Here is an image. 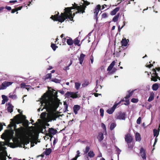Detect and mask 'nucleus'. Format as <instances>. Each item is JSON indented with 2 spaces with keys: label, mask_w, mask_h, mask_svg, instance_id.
Instances as JSON below:
<instances>
[{
  "label": "nucleus",
  "mask_w": 160,
  "mask_h": 160,
  "mask_svg": "<svg viewBox=\"0 0 160 160\" xmlns=\"http://www.w3.org/2000/svg\"><path fill=\"white\" fill-rule=\"evenodd\" d=\"M12 135L11 132L9 130H7L2 134L1 138L2 139L6 140V139L8 138L9 137H11Z\"/></svg>",
  "instance_id": "8"
},
{
  "label": "nucleus",
  "mask_w": 160,
  "mask_h": 160,
  "mask_svg": "<svg viewBox=\"0 0 160 160\" xmlns=\"http://www.w3.org/2000/svg\"><path fill=\"white\" fill-rule=\"evenodd\" d=\"M51 47L54 51H55L56 49L58 48V47L54 44H52L51 45Z\"/></svg>",
  "instance_id": "41"
},
{
  "label": "nucleus",
  "mask_w": 160,
  "mask_h": 160,
  "mask_svg": "<svg viewBox=\"0 0 160 160\" xmlns=\"http://www.w3.org/2000/svg\"><path fill=\"white\" fill-rule=\"evenodd\" d=\"M22 7L21 6L20 7H18V8H16V9L17 10V11L18 10H19L21 9L22 8Z\"/></svg>",
  "instance_id": "55"
},
{
  "label": "nucleus",
  "mask_w": 160,
  "mask_h": 160,
  "mask_svg": "<svg viewBox=\"0 0 160 160\" xmlns=\"http://www.w3.org/2000/svg\"><path fill=\"white\" fill-rule=\"evenodd\" d=\"M77 154L76 155L75 158H74L71 159L70 160H77V159L78 158V157H79L80 156H81V154H80L81 153L80 152L79 150H78L77 151Z\"/></svg>",
  "instance_id": "22"
},
{
  "label": "nucleus",
  "mask_w": 160,
  "mask_h": 160,
  "mask_svg": "<svg viewBox=\"0 0 160 160\" xmlns=\"http://www.w3.org/2000/svg\"><path fill=\"white\" fill-rule=\"evenodd\" d=\"M52 152V149L50 148L46 149L43 153L45 154L46 155H49Z\"/></svg>",
  "instance_id": "20"
},
{
  "label": "nucleus",
  "mask_w": 160,
  "mask_h": 160,
  "mask_svg": "<svg viewBox=\"0 0 160 160\" xmlns=\"http://www.w3.org/2000/svg\"><path fill=\"white\" fill-rule=\"evenodd\" d=\"M125 98V102L126 103H124V104L125 105H128L129 104V102L128 99L126 98V97Z\"/></svg>",
  "instance_id": "48"
},
{
  "label": "nucleus",
  "mask_w": 160,
  "mask_h": 160,
  "mask_svg": "<svg viewBox=\"0 0 160 160\" xmlns=\"http://www.w3.org/2000/svg\"><path fill=\"white\" fill-rule=\"evenodd\" d=\"M128 145V148L132 149L133 147L134 142L133 141H126Z\"/></svg>",
  "instance_id": "16"
},
{
  "label": "nucleus",
  "mask_w": 160,
  "mask_h": 160,
  "mask_svg": "<svg viewBox=\"0 0 160 160\" xmlns=\"http://www.w3.org/2000/svg\"><path fill=\"white\" fill-rule=\"evenodd\" d=\"M44 154H45L43 153V154H42L41 155L38 156H37V157L38 158V157H43L44 156Z\"/></svg>",
  "instance_id": "61"
},
{
  "label": "nucleus",
  "mask_w": 160,
  "mask_h": 160,
  "mask_svg": "<svg viewBox=\"0 0 160 160\" xmlns=\"http://www.w3.org/2000/svg\"><path fill=\"white\" fill-rule=\"evenodd\" d=\"M88 157L90 158H92L95 156V154L92 151H90L88 153Z\"/></svg>",
  "instance_id": "28"
},
{
  "label": "nucleus",
  "mask_w": 160,
  "mask_h": 160,
  "mask_svg": "<svg viewBox=\"0 0 160 160\" xmlns=\"http://www.w3.org/2000/svg\"><path fill=\"white\" fill-rule=\"evenodd\" d=\"M102 18H106L107 17V15L106 13H103L102 15Z\"/></svg>",
  "instance_id": "52"
},
{
  "label": "nucleus",
  "mask_w": 160,
  "mask_h": 160,
  "mask_svg": "<svg viewBox=\"0 0 160 160\" xmlns=\"http://www.w3.org/2000/svg\"><path fill=\"white\" fill-rule=\"evenodd\" d=\"M115 61H112L110 64V65L108 67L107 71H108V73L109 74H112L115 71H111V70L113 68L115 65Z\"/></svg>",
  "instance_id": "10"
},
{
  "label": "nucleus",
  "mask_w": 160,
  "mask_h": 160,
  "mask_svg": "<svg viewBox=\"0 0 160 160\" xmlns=\"http://www.w3.org/2000/svg\"><path fill=\"white\" fill-rule=\"evenodd\" d=\"M2 97L3 99V100H6V101H8V99L7 97L5 95H3L2 96Z\"/></svg>",
  "instance_id": "49"
},
{
  "label": "nucleus",
  "mask_w": 160,
  "mask_h": 160,
  "mask_svg": "<svg viewBox=\"0 0 160 160\" xmlns=\"http://www.w3.org/2000/svg\"><path fill=\"white\" fill-rule=\"evenodd\" d=\"M59 92L62 94H63L64 93V91L63 90L60 91Z\"/></svg>",
  "instance_id": "63"
},
{
  "label": "nucleus",
  "mask_w": 160,
  "mask_h": 160,
  "mask_svg": "<svg viewBox=\"0 0 160 160\" xmlns=\"http://www.w3.org/2000/svg\"><path fill=\"white\" fill-rule=\"evenodd\" d=\"M7 101H6V100H3L2 101V104H4L6 102H7Z\"/></svg>",
  "instance_id": "59"
},
{
  "label": "nucleus",
  "mask_w": 160,
  "mask_h": 160,
  "mask_svg": "<svg viewBox=\"0 0 160 160\" xmlns=\"http://www.w3.org/2000/svg\"><path fill=\"white\" fill-rule=\"evenodd\" d=\"M6 158L4 154L1 153L0 154V160H6Z\"/></svg>",
  "instance_id": "30"
},
{
  "label": "nucleus",
  "mask_w": 160,
  "mask_h": 160,
  "mask_svg": "<svg viewBox=\"0 0 160 160\" xmlns=\"http://www.w3.org/2000/svg\"><path fill=\"white\" fill-rule=\"evenodd\" d=\"M9 98L13 99H15L17 98V96L15 94H10L9 96Z\"/></svg>",
  "instance_id": "39"
},
{
  "label": "nucleus",
  "mask_w": 160,
  "mask_h": 160,
  "mask_svg": "<svg viewBox=\"0 0 160 160\" xmlns=\"http://www.w3.org/2000/svg\"><path fill=\"white\" fill-rule=\"evenodd\" d=\"M80 108V106L78 105H75L73 108V111L75 114L78 113V111H79Z\"/></svg>",
  "instance_id": "17"
},
{
  "label": "nucleus",
  "mask_w": 160,
  "mask_h": 160,
  "mask_svg": "<svg viewBox=\"0 0 160 160\" xmlns=\"http://www.w3.org/2000/svg\"><path fill=\"white\" fill-rule=\"evenodd\" d=\"M49 132L52 134H54L55 133V131L53 129L51 128L49 130Z\"/></svg>",
  "instance_id": "46"
},
{
  "label": "nucleus",
  "mask_w": 160,
  "mask_h": 160,
  "mask_svg": "<svg viewBox=\"0 0 160 160\" xmlns=\"http://www.w3.org/2000/svg\"><path fill=\"white\" fill-rule=\"evenodd\" d=\"M85 56V55L82 53L80 55V57L79 58L78 60L79 61V63L81 64H82Z\"/></svg>",
  "instance_id": "18"
},
{
  "label": "nucleus",
  "mask_w": 160,
  "mask_h": 160,
  "mask_svg": "<svg viewBox=\"0 0 160 160\" xmlns=\"http://www.w3.org/2000/svg\"><path fill=\"white\" fill-rule=\"evenodd\" d=\"M21 88H25L26 89H27L28 90L30 88V87H31L29 85H25V83H22L21 84Z\"/></svg>",
  "instance_id": "21"
},
{
  "label": "nucleus",
  "mask_w": 160,
  "mask_h": 160,
  "mask_svg": "<svg viewBox=\"0 0 160 160\" xmlns=\"http://www.w3.org/2000/svg\"><path fill=\"white\" fill-rule=\"evenodd\" d=\"M18 112L20 113L16 116L13 119H11V122L8 125V127H13L15 131L16 135L18 138L22 140L23 138L26 140H36L38 136L36 133L32 131H27L26 128L22 126L17 129L16 124L22 123L23 125L25 127L28 126V121L26 119V117L22 114L21 110L19 109Z\"/></svg>",
  "instance_id": "1"
},
{
  "label": "nucleus",
  "mask_w": 160,
  "mask_h": 160,
  "mask_svg": "<svg viewBox=\"0 0 160 160\" xmlns=\"http://www.w3.org/2000/svg\"><path fill=\"white\" fill-rule=\"evenodd\" d=\"M136 140H140L141 137L140 134L138 133H136L135 135Z\"/></svg>",
  "instance_id": "34"
},
{
  "label": "nucleus",
  "mask_w": 160,
  "mask_h": 160,
  "mask_svg": "<svg viewBox=\"0 0 160 160\" xmlns=\"http://www.w3.org/2000/svg\"><path fill=\"white\" fill-rule=\"evenodd\" d=\"M52 74L51 73H48L46 75V78L48 79V78L51 79L52 78Z\"/></svg>",
  "instance_id": "44"
},
{
  "label": "nucleus",
  "mask_w": 160,
  "mask_h": 160,
  "mask_svg": "<svg viewBox=\"0 0 160 160\" xmlns=\"http://www.w3.org/2000/svg\"><path fill=\"white\" fill-rule=\"evenodd\" d=\"M154 93H151L150 94V96L148 99V101L149 102L152 101L154 99Z\"/></svg>",
  "instance_id": "25"
},
{
  "label": "nucleus",
  "mask_w": 160,
  "mask_h": 160,
  "mask_svg": "<svg viewBox=\"0 0 160 160\" xmlns=\"http://www.w3.org/2000/svg\"><path fill=\"white\" fill-rule=\"evenodd\" d=\"M54 102L51 101L48 102V100L49 98L46 97L44 99V102L45 103V109L48 112V113L43 112L41 115V118L44 122H49L52 120H55L56 118L59 117V115L56 112L55 109L58 107L59 104V100L54 97Z\"/></svg>",
  "instance_id": "2"
},
{
  "label": "nucleus",
  "mask_w": 160,
  "mask_h": 160,
  "mask_svg": "<svg viewBox=\"0 0 160 160\" xmlns=\"http://www.w3.org/2000/svg\"><path fill=\"white\" fill-rule=\"evenodd\" d=\"M13 107L11 105H9L8 107L7 110L8 112L11 113L13 111Z\"/></svg>",
  "instance_id": "31"
},
{
  "label": "nucleus",
  "mask_w": 160,
  "mask_h": 160,
  "mask_svg": "<svg viewBox=\"0 0 160 160\" xmlns=\"http://www.w3.org/2000/svg\"><path fill=\"white\" fill-rule=\"evenodd\" d=\"M57 94L58 92L56 91H55V90H53L52 92H51L50 93H45L44 95L42 97L41 101H40L42 106H43V107L42 108L41 107L39 108L38 109V111H40L41 110H42L43 109L45 108V103H46L44 102V101L43 100L44 98H45L47 97H48L49 98V99L47 100L48 102H51V101L54 102V96L55 97H56V98H58V96L57 95Z\"/></svg>",
  "instance_id": "5"
},
{
  "label": "nucleus",
  "mask_w": 160,
  "mask_h": 160,
  "mask_svg": "<svg viewBox=\"0 0 160 160\" xmlns=\"http://www.w3.org/2000/svg\"><path fill=\"white\" fill-rule=\"evenodd\" d=\"M121 102L114 104L113 107L107 110V112L109 114H112L114 111L117 106Z\"/></svg>",
  "instance_id": "11"
},
{
  "label": "nucleus",
  "mask_w": 160,
  "mask_h": 160,
  "mask_svg": "<svg viewBox=\"0 0 160 160\" xmlns=\"http://www.w3.org/2000/svg\"><path fill=\"white\" fill-rule=\"evenodd\" d=\"M141 118L139 117L138 118L137 121V123L138 124H140L141 123Z\"/></svg>",
  "instance_id": "50"
},
{
  "label": "nucleus",
  "mask_w": 160,
  "mask_h": 160,
  "mask_svg": "<svg viewBox=\"0 0 160 160\" xmlns=\"http://www.w3.org/2000/svg\"><path fill=\"white\" fill-rule=\"evenodd\" d=\"M67 42L68 45H72L73 43V41L71 38H69L67 40Z\"/></svg>",
  "instance_id": "24"
},
{
  "label": "nucleus",
  "mask_w": 160,
  "mask_h": 160,
  "mask_svg": "<svg viewBox=\"0 0 160 160\" xmlns=\"http://www.w3.org/2000/svg\"><path fill=\"white\" fill-rule=\"evenodd\" d=\"M132 136L129 134L126 135L125 137V140H132Z\"/></svg>",
  "instance_id": "26"
},
{
  "label": "nucleus",
  "mask_w": 160,
  "mask_h": 160,
  "mask_svg": "<svg viewBox=\"0 0 160 160\" xmlns=\"http://www.w3.org/2000/svg\"><path fill=\"white\" fill-rule=\"evenodd\" d=\"M116 126V124L114 123H112L110 126V129L111 130H112Z\"/></svg>",
  "instance_id": "37"
},
{
  "label": "nucleus",
  "mask_w": 160,
  "mask_h": 160,
  "mask_svg": "<svg viewBox=\"0 0 160 160\" xmlns=\"http://www.w3.org/2000/svg\"><path fill=\"white\" fill-rule=\"evenodd\" d=\"M4 7H0V11L4 9Z\"/></svg>",
  "instance_id": "64"
},
{
  "label": "nucleus",
  "mask_w": 160,
  "mask_h": 160,
  "mask_svg": "<svg viewBox=\"0 0 160 160\" xmlns=\"http://www.w3.org/2000/svg\"><path fill=\"white\" fill-rule=\"evenodd\" d=\"M80 40H79L78 38H76L74 41V43L75 45H77L79 46H81V44L80 43Z\"/></svg>",
  "instance_id": "29"
},
{
  "label": "nucleus",
  "mask_w": 160,
  "mask_h": 160,
  "mask_svg": "<svg viewBox=\"0 0 160 160\" xmlns=\"http://www.w3.org/2000/svg\"><path fill=\"white\" fill-rule=\"evenodd\" d=\"M119 8H117L114 9L111 12V14L112 15H115L116 13L119 10Z\"/></svg>",
  "instance_id": "23"
},
{
  "label": "nucleus",
  "mask_w": 160,
  "mask_h": 160,
  "mask_svg": "<svg viewBox=\"0 0 160 160\" xmlns=\"http://www.w3.org/2000/svg\"><path fill=\"white\" fill-rule=\"evenodd\" d=\"M98 157L99 158L102 157V154L101 152H100V153L98 156Z\"/></svg>",
  "instance_id": "62"
},
{
  "label": "nucleus",
  "mask_w": 160,
  "mask_h": 160,
  "mask_svg": "<svg viewBox=\"0 0 160 160\" xmlns=\"http://www.w3.org/2000/svg\"><path fill=\"white\" fill-rule=\"evenodd\" d=\"M153 131L154 136L157 137L158 135L159 132L156 129H154Z\"/></svg>",
  "instance_id": "36"
},
{
  "label": "nucleus",
  "mask_w": 160,
  "mask_h": 160,
  "mask_svg": "<svg viewBox=\"0 0 160 160\" xmlns=\"http://www.w3.org/2000/svg\"><path fill=\"white\" fill-rule=\"evenodd\" d=\"M16 2H17V0L10 1H9V2L10 3H14Z\"/></svg>",
  "instance_id": "56"
},
{
  "label": "nucleus",
  "mask_w": 160,
  "mask_h": 160,
  "mask_svg": "<svg viewBox=\"0 0 160 160\" xmlns=\"http://www.w3.org/2000/svg\"><path fill=\"white\" fill-rule=\"evenodd\" d=\"M10 141H5L8 146L12 148H15L17 147L25 148V145L30 144V147H33L35 144H36L38 142H39L40 141H12V142H10Z\"/></svg>",
  "instance_id": "4"
},
{
  "label": "nucleus",
  "mask_w": 160,
  "mask_h": 160,
  "mask_svg": "<svg viewBox=\"0 0 160 160\" xmlns=\"http://www.w3.org/2000/svg\"><path fill=\"white\" fill-rule=\"evenodd\" d=\"M152 66V65L151 64H150L148 65V64H147V67L149 68H151Z\"/></svg>",
  "instance_id": "58"
},
{
  "label": "nucleus",
  "mask_w": 160,
  "mask_h": 160,
  "mask_svg": "<svg viewBox=\"0 0 160 160\" xmlns=\"http://www.w3.org/2000/svg\"><path fill=\"white\" fill-rule=\"evenodd\" d=\"M138 99L136 98H132L131 99V102H132L136 103L138 102Z\"/></svg>",
  "instance_id": "47"
},
{
  "label": "nucleus",
  "mask_w": 160,
  "mask_h": 160,
  "mask_svg": "<svg viewBox=\"0 0 160 160\" xmlns=\"http://www.w3.org/2000/svg\"><path fill=\"white\" fill-rule=\"evenodd\" d=\"M114 147L115 149L116 152V153L118 155V158L119 155L121 152V150L119 149L117 146H115Z\"/></svg>",
  "instance_id": "19"
},
{
  "label": "nucleus",
  "mask_w": 160,
  "mask_h": 160,
  "mask_svg": "<svg viewBox=\"0 0 160 160\" xmlns=\"http://www.w3.org/2000/svg\"><path fill=\"white\" fill-rule=\"evenodd\" d=\"M102 145L103 147H105L106 148L107 147V144L105 143H103L102 144Z\"/></svg>",
  "instance_id": "57"
},
{
  "label": "nucleus",
  "mask_w": 160,
  "mask_h": 160,
  "mask_svg": "<svg viewBox=\"0 0 160 160\" xmlns=\"http://www.w3.org/2000/svg\"><path fill=\"white\" fill-rule=\"evenodd\" d=\"M75 88L77 89H78L81 86V83L78 82H76L75 83Z\"/></svg>",
  "instance_id": "35"
},
{
  "label": "nucleus",
  "mask_w": 160,
  "mask_h": 160,
  "mask_svg": "<svg viewBox=\"0 0 160 160\" xmlns=\"http://www.w3.org/2000/svg\"><path fill=\"white\" fill-rule=\"evenodd\" d=\"M140 156L143 159H146V154L145 150L143 148H142L140 150Z\"/></svg>",
  "instance_id": "12"
},
{
  "label": "nucleus",
  "mask_w": 160,
  "mask_h": 160,
  "mask_svg": "<svg viewBox=\"0 0 160 160\" xmlns=\"http://www.w3.org/2000/svg\"><path fill=\"white\" fill-rule=\"evenodd\" d=\"M51 81L56 83H60L61 82V80L56 78L52 79Z\"/></svg>",
  "instance_id": "38"
},
{
  "label": "nucleus",
  "mask_w": 160,
  "mask_h": 160,
  "mask_svg": "<svg viewBox=\"0 0 160 160\" xmlns=\"http://www.w3.org/2000/svg\"><path fill=\"white\" fill-rule=\"evenodd\" d=\"M158 88V86L157 84L155 83L153 85L152 89L153 90L156 91Z\"/></svg>",
  "instance_id": "33"
},
{
  "label": "nucleus",
  "mask_w": 160,
  "mask_h": 160,
  "mask_svg": "<svg viewBox=\"0 0 160 160\" xmlns=\"http://www.w3.org/2000/svg\"><path fill=\"white\" fill-rule=\"evenodd\" d=\"M101 126L104 130H106V127L105 124H104L103 123H102L101 124Z\"/></svg>",
  "instance_id": "51"
},
{
  "label": "nucleus",
  "mask_w": 160,
  "mask_h": 160,
  "mask_svg": "<svg viewBox=\"0 0 160 160\" xmlns=\"http://www.w3.org/2000/svg\"><path fill=\"white\" fill-rule=\"evenodd\" d=\"M89 84V82L88 81H85L82 84V87H85L88 86Z\"/></svg>",
  "instance_id": "40"
},
{
  "label": "nucleus",
  "mask_w": 160,
  "mask_h": 160,
  "mask_svg": "<svg viewBox=\"0 0 160 160\" xmlns=\"http://www.w3.org/2000/svg\"><path fill=\"white\" fill-rule=\"evenodd\" d=\"M72 64V61H71V62L70 63V64H69V66L67 67V68L66 69H67V70H68L69 68V67L71 64Z\"/></svg>",
  "instance_id": "60"
},
{
  "label": "nucleus",
  "mask_w": 160,
  "mask_h": 160,
  "mask_svg": "<svg viewBox=\"0 0 160 160\" xmlns=\"http://www.w3.org/2000/svg\"><path fill=\"white\" fill-rule=\"evenodd\" d=\"M17 10L16 9V8H15V9H12V12H11L12 13H14L15 12H17Z\"/></svg>",
  "instance_id": "53"
},
{
  "label": "nucleus",
  "mask_w": 160,
  "mask_h": 160,
  "mask_svg": "<svg viewBox=\"0 0 160 160\" xmlns=\"http://www.w3.org/2000/svg\"><path fill=\"white\" fill-rule=\"evenodd\" d=\"M100 8V5H98L97 6L94 10V14L95 16V18L97 20L98 19V15Z\"/></svg>",
  "instance_id": "13"
},
{
  "label": "nucleus",
  "mask_w": 160,
  "mask_h": 160,
  "mask_svg": "<svg viewBox=\"0 0 160 160\" xmlns=\"http://www.w3.org/2000/svg\"><path fill=\"white\" fill-rule=\"evenodd\" d=\"M98 138V140H103V135L102 133H100L99 134Z\"/></svg>",
  "instance_id": "32"
},
{
  "label": "nucleus",
  "mask_w": 160,
  "mask_h": 160,
  "mask_svg": "<svg viewBox=\"0 0 160 160\" xmlns=\"http://www.w3.org/2000/svg\"><path fill=\"white\" fill-rule=\"evenodd\" d=\"M116 118L117 119L125 120L126 118L125 114L124 113H119V115L116 117Z\"/></svg>",
  "instance_id": "14"
},
{
  "label": "nucleus",
  "mask_w": 160,
  "mask_h": 160,
  "mask_svg": "<svg viewBox=\"0 0 160 160\" xmlns=\"http://www.w3.org/2000/svg\"><path fill=\"white\" fill-rule=\"evenodd\" d=\"M119 13H118V14H117V15L116 16H115L112 19V21L115 22H116L118 21L119 18Z\"/></svg>",
  "instance_id": "27"
},
{
  "label": "nucleus",
  "mask_w": 160,
  "mask_h": 160,
  "mask_svg": "<svg viewBox=\"0 0 160 160\" xmlns=\"http://www.w3.org/2000/svg\"><path fill=\"white\" fill-rule=\"evenodd\" d=\"M133 92L134 91H132L129 92L128 95L126 96V98L128 99V98L132 95L133 93Z\"/></svg>",
  "instance_id": "42"
},
{
  "label": "nucleus",
  "mask_w": 160,
  "mask_h": 160,
  "mask_svg": "<svg viewBox=\"0 0 160 160\" xmlns=\"http://www.w3.org/2000/svg\"><path fill=\"white\" fill-rule=\"evenodd\" d=\"M13 83V82H3L1 85H0V90L6 89L7 87L11 85Z\"/></svg>",
  "instance_id": "7"
},
{
  "label": "nucleus",
  "mask_w": 160,
  "mask_h": 160,
  "mask_svg": "<svg viewBox=\"0 0 160 160\" xmlns=\"http://www.w3.org/2000/svg\"><path fill=\"white\" fill-rule=\"evenodd\" d=\"M5 8L7 10H10L11 9V8L9 6H6Z\"/></svg>",
  "instance_id": "54"
},
{
  "label": "nucleus",
  "mask_w": 160,
  "mask_h": 160,
  "mask_svg": "<svg viewBox=\"0 0 160 160\" xmlns=\"http://www.w3.org/2000/svg\"><path fill=\"white\" fill-rule=\"evenodd\" d=\"M65 98H76L78 97L77 93L72 92H67L65 95Z\"/></svg>",
  "instance_id": "6"
},
{
  "label": "nucleus",
  "mask_w": 160,
  "mask_h": 160,
  "mask_svg": "<svg viewBox=\"0 0 160 160\" xmlns=\"http://www.w3.org/2000/svg\"><path fill=\"white\" fill-rule=\"evenodd\" d=\"M152 78L151 80L156 82L157 80V79L160 80V77H159L157 73L156 72V70L154 69L153 71V73L152 75Z\"/></svg>",
  "instance_id": "9"
},
{
  "label": "nucleus",
  "mask_w": 160,
  "mask_h": 160,
  "mask_svg": "<svg viewBox=\"0 0 160 160\" xmlns=\"http://www.w3.org/2000/svg\"><path fill=\"white\" fill-rule=\"evenodd\" d=\"M100 112L101 116L103 117L104 116V110L102 108H101L100 110Z\"/></svg>",
  "instance_id": "45"
},
{
  "label": "nucleus",
  "mask_w": 160,
  "mask_h": 160,
  "mask_svg": "<svg viewBox=\"0 0 160 160\" xmlns=\"http://www.w3.org/2000/svg\"><path fill=\"white\" fill-rule=\"evenodd\" d=\"M82 2L81 3L82 5L80 6L78 5L75 3L74 5L72 7L65 8L64 9L65 12L64 13H62L61 15L58 16V14L59 12H58V14H56L54 16H52L51 18L54 21H58L62 22L64 21L66 19H69L72 20L73 16L75 15V13L72 14V12L71 11L72 9L76 8L78 12H76V13L78 12H81L83 13L84 12V10L87 6L90 4V2L84 0H82Z\"/></svg>",
  "instance_id": "3"
},
{
  "label": "nucleus",
  "mask_w": 160,
  "mask_h": 160,
  "mask_svg": "<svg viewBox=\"0 0 160 160\" xmlns=\"http://www.w3.org/2000/svg\"><path fill=\"white\" fill-rule=\"evenodd\" d=\"M90 147L88 146H87L86 147L85 150L84 151V154L87 153L89 151Z\"/></svg>",
  "instance_id": "43"
},
{
  "label": "nucleus",
  "mask_w": 160,
  "mask_h": 160,
  "mask_svg": "<svg viewBox=\"0 0 160 160\" xmlns=\"http://www.w3.org/2000/svg\"><path fill=\"white\" fill-rule=\"evenodd\" d=\"M128 39H126L125 38H123L121 41L122 46L124 47L126 46L129 42Z\"/></svg>",
  "instance_id": "15"
}]
</instances>
